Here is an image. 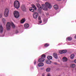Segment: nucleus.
<instances>
[{"mask_svg":"<svg viewBox=\"0 0 76 76\" xmlns=\"http://www.w3.org/2000/svg\"><path fill=\"white\" fill-rule=\"evenodd\" d=\"M17 32H18V31H17Z\"/></svg>","mask_w":76,"mask_h":76,"instance_id":"37","label":"nucleus"},{"mask_svg":"<svg viewBox=\"0 0 76 76\" xmlns=\"http://www.w3.org/2000/svg\"><path fill=\"white\" fill-rule=\"evenodd\" d=\"M24 26L25 29H26V28H29V24L28 23H26L24 24Z\"/></svg>","mask_w":76,"mask_h":76,"instance_id":"12","label":"nucleus"},{"mask_svg":"<svg viewBox=\"0 0 76 76\" xmlns=\"http://www.w3.org/2000/svg\"><path fill=\"white\" fill-rule=\"evenodd\" d=\"M2 21L3 23H5V22H6V19L4 18H3L2 19Z\"/></svg>","mask_w":76,"mask_h":76,"instance_id":"25","label":"nucleus"},{"mask_svg":"<svg viewBox=\"0 0 76 76\" xmlns=\"http://www.w3.org/2000/svg\"><path fill=\"white\" fill-rule=\"evenodd\" d=\"M75 38L76 39V35L75 36Z\"/></svg>","mask_w":76,"mask_h":76,"instance_id":"36","label":"nucleus"},{"mask_svg":"<svg viewBox=\"0 0 76 76\" xmlns=\"http://www.w3.org/2000/svg\"><path fill=\"white\" fill-rule=\"evenodd\" d=\"M74 62L75 63H76V59L74 60Z\"/></svg>","mask_w":76,"mask_h":76,"instance_id":"32","label":"nucleus"},{"mask_svg":"<svg viewBox=\"0 0 76 76\" xmlns=\"http://www.w3.org/2000/svg\"><path fill=\"white\" fill-rule=\"evenodd\" d=\"M9 9L8 8H6L5 9L4 12V16L5 17H7L9 15Z\"/></svg>","mask_w":76,"mask_h":76,"instance_id":"4","label":"nucleus"},{"mask_svg":"<svg viewBox=\"0 0 76 76\" xmlns=\"http://www.w3.org/2000/svg\"><path fill=\"white\" fill-rule=\"evenodd\" d=\"M59 53L60 54H63L64 53H67V50H59Z\"/></svg>","mask_w":76,"mask_h":76,"instance_id":"9","label":"nucleus"},{"mask_svg":"<svg viewBox=\"0 0 76 76\" xmlns=\"http://www.w3.org/2000/svg\"><path fill=\"white\" fill-rule=\"evenodd\" d=\"M47 76H51V75L50 73H48L47 75Z\"/></svg>","mask_w":76,"mask_h":76,"instance_id":"27","label":"nucleus"},{"mask_svg":"<svg viewBox=\"0 0 76 76\" xmlns=\"http://www.w3.org/2000/svg\"><path fill=\"white\" fill-rule=\"evenodd\" d=\"M66 39L68 41H71L72 39V38L70 37H67L66 38Z\"/></svg>","mask_w":76,"mask_h":76,"instance_id":"22","label":"nucleus"},{"mask_svg":"<svg viewBox=\"0 0 76 76\" xmlns=\"http://www.w3.org/2000/svg\"><path fill=\"white\" fill-rule=\"evenodd\" d=\"M38 3H39V0H37L36 1Z\"/></svg>","mask_w":76,"mask_h":76,"instance_id":"29","label":"nucleus"},{"mask_svg":"<svg viewBox=\"0 0 76 76\" xmlns=\"http://www.w3.org/2000/svg\"><path fill=\"white\" fill-rule=\"evenodd\" d=\"M3 31V26H0V33H2Z\"/></svg>","mask_w":76,"mask_h":76,"instance_id":"14","label":"nucleus"},{"mask_svg":"<svg viewBox=\"0 0 76 76\" xmlns=\"http://www.w3.org/2000/svg\"><path fill=\"white\" fill-rule=\"evenodd\" d=\"M33 16L34 19H37L38 16V14L37 12H35L33 14Z\"/></svg>","mask_w":76,"mask_h":76,"instance_id":"8","label":"nucleus"},{"mask_svg":"<svg viewBox=\"0 0 76 76\" xmlns=\"http://www.w3.org/2000/svg\"><path fill=\"white\" fill-rule=\"evenodd\" d=\"M14 15L15 18H18L19 17V13L17 11H15L14 12Z\"/></svg>","mask_w":76,"mask_h":76,"instance_id":"6","label":"nucleus"},{"mask_svg":"<svg viewBox=\"0 0 76 76\" xmlns=\"http://www.w3.org/2000/svg\"><path fill=\"white\" fill-rule=\"evenodd\" d=\"M12 28H15V25L12 22H7L6 25V28L7 30H9L11 28V26Z\"/></svg>","mask_w":76,"mask_h":76,"instance_id":"2","label":"nucleus"},{"mask_svg":"<svg viewBox=\"0 0 76 76\" xmlns=\"http://www.w3.org/2000/svg\"><path fill=\"white\" fill-rule=\"evenodd\" d=\"M62 60L63 62H66L67 61V60H68V59L65 57H64L62 58Z\"/></svg>","mask_w":76,"mask_h":76,"instance_id":"10","label":"nucleus"},{"mask_svg":"<svg viewBox=\"0 0 76 76\" xmlns=\"http://www.w3.org/2000/svg\"><path fill=\"white\" fill-rule=\"evenodd\" d=\"M70 57L71 59H73L75 57V55L73 54L71 55L70 56Z\"/></svg>","mask_w":76,"mask_h":76,"instance_id":"20","label":"nucleus"},{"mask_svg":"<svg viewBox=\"0 0 76 76\" xmlns=\"http://www.w3.org/2000/svg\"><path fill=\"white\" fill-rule=\"evenodd\" d=\"M45 55H42L41 58H39L38 60L39 62H43V61H45Z\"/></svg>","mask_w":76,"mask_h":76,"instance_id":"5","label":"nucleus"},{"mask_svg":"<svg viewBox=\"0 0 76 76\" xmlns=\"http://www.w3.org/2000/svg\"><path fill=\"white\" fill-rule=\"evenodd\" d=\"M50 68H48L46 69V72H48L50 71Z\"/></svg>","mask_w":76,"mask_h":76,"instance_id":"23","label":"nucleus"},{"mask_svg":"<svg viewBox=\"0 0 76 76\" xmlns=\"http://www.w3.org/2000/svg\"><path fill=\"white\" fill-rule=\"evenodd\" d=\"M46 64H51V61L49 60H46Z\"/></svg>","mask_w":76,"mask_h":76,"instance_id":"15","label":"nucleus"},{"mask_svg":"<svg viewBox=\"0 0 76 76\" xmlns=\"http://www.w3.org/2000/svg\"><path fill=\"white\" fill-rule=\"evenodd\" d=\"M36 63H37V61L35 62H34L35 64H36Z\"/></svg>","mask_w":76,"mask_h":76,"instance_id":"35","label":"nucleus"},{"mask_svg":"<svg viewBox=\"0 0 76 76\" xmlns=\"http://www.w3.org/2000/svg\"><path fill=\"white\" fill-rule=\"evenodd\" d=\"M42 76H45V74L43 73L42 74Z\"/></svg>","mask_w":76,"mask_h":76,"instance_id":"28","label":"nucleus"},{"mask_svg":"<svg viewBox=\"0 0 76 76\" xmlns=\"http://www.w3.org/2000/svg\"><path fill=\"white\" fill-rule=\"evenodd\" d=\"M39 23H42V20H41L40 21H39Z\"/></svg>","mask_w":76,"mask_h":76,"instance_id":"31","label":"nucleus"},{"mask_svg":"<svg viewBox=\"0 0 76 76\" xmlns=\"http://www.w3.org/2000/svg\"><path fill=\"white\" fill-rule=\"evenodd\" d=\"M47 58L49 60H51L53 58V57L51 56H48L47 57Z\"/></svg>","mask_w":76,"mask_h":76,"instance_id":"21","label":"nucleus"},{"mask_svg":"<svg viewBox=\"0 0 76 76\" xmlns=\"http://www.w3.org/2000/svg\"><path fill=\"white\" fill-rule=\"evenodd\" d=\"M25 20H25V18H23V19L21 20V23H23L25 22Z\"/></svg>","mask_w":76,"mask_h":76,"instance_id":"18","label":"nucleus"},{"mask_svg":"<svg viewBox=\"0 0 76 76\" xmlns=\"http://www.w3.org/2000/svg\"><path fill=\"white\" fill-rule=\"evenodd\" d=\"M32 7H31L30 8V11H31L32 12H34V10H37V8L34 5H32ZM33 9H34L35 10Z\"/></svg>","mask_w":76,"mask_h":76,"instance_id":"7","label":"nucleus"},{"mask_svg":"<svg viewBox=\"0 0 76 76\" xmlns=\"http://www.w3.org/2000/svg\"><path fill=\"white\" fill-rule=\"evenodd\" d=\"M49 44H48V43H46L45 45V47H48V46H49Z\"/></svg>","mask_w":76,"mask_h":76,"instance_id":"24","label":"nucleus"},{"mask_svg":"<svg viewBox=\"0 0 76 76\" xmlns=\"http://www.w3.org/2000/svg\"><path fill=\"white\" fill-rule=\"evenodd\" d=\"M38 19H39V20H41V17H39Z\"/></svg>","mask_w":76,"mask_h":76,"instance_id":"30","label":"nucleus"},{"mask_svg":"<svg viewBox=\"0 0 76 76\" xmlns=\"http://www.w3.org/2000/svg\"><path fill=\"white\" fill-rule=\"evenodd\" d=\"M76 65L75 64H72L70 65V67L71 68H74L75 67Z\"/></svg>","mask_w":76,"mask_h":76,"instance_id":"19","label":"nucleus"},{"mask_svg":"<svg viewBox=\"0 0 76 76\" xmlns=\"http://www.w3.org/2000/svg\"><path fill=\"white\" fill-rule=\"evenodd\" d=\"M53 56L55 58H58V56H57V53H54L53 54Z\"/></svg>","mask_w":76,"mask_h":76,"instance_id":"16","label":"nucleus"},{"mask_svg":"<svg viewBox=\"0 0 76 76\" xmlns=\"http://www.w3.org/2000/svg\"><path fill=\"white\" fill-rule=\"evenodd\" d=\"M3 16V14L1 13L0 14V18H2V16Z\"/></svg>","mask_w":76,"mask_h":76,"instance_id":"26","label":"nucleus"},{"mask_svg":"<svg viewBox=\"0 0 76 76\" xmlns=\"http://www.w3.org/2000/svg\"><path fill=\"white\" fill-rule=\"evenodd\" d=\"M21 9L23 11H25V10H26L25 5H22L21 6Z\"/></svg>","mask_w":76,"mask_h":76,"instance_id":"11","label":"nucleus"},{"mask_svg":"<svg viewBox=\"0 0 76 76\" xmlns=\"http://www.w3.org/2000/svg\"><path fill=\"white\" fill-rule=\"evenodd\" d=\"M14 5L15 7L18 9L20 7V3L19 1L18 0L15 1L14 2Z\"/></svg>","mask_w":76,"mask_h":76,"instance_id":"3","label":"nucleus"},{"mask_svg":"<svg viewBox=\"0 0 76 76\" xmlns=\"http://www.w3.org/2000/svg\"><path fill=\"white\" fill-rule=\"evenodd\" d=\"M45 4H45L42 5L41 7V5L39 4H37V6L39 9V10H41L42 8L44 10H47V8H49V9H51L52 8L51 5L48 2H46Z\"/></svg>","mask_w":76,"mask_h":76,"instance_id":"1","label":"nucleus"},{"mask_svg":"<svg viewBox=\"0 0 76 76\" xmlns=\"http://www.w3.org/2000/svg\"><path fill=\"white\" fill-rule=\"evenodd\" d=\"M38 66L39 67H42L44 66V63H39L38 64Z\"/></svg>","mask_w":76,"mask_h":76,"instance_id":"13","label":"nucleus"},{"mask_svg":"<svg viewBox=\"0 0 76 76\" xmlns=\"http://www.w3.org/2000/svg\"><path fill=\"white\" fill-rule=\"evenodd\" d=\"M54 9L56 10H57V9H58V6L57 5H55L54 6Z\"/></svg>","mask_w":76,"mask_h":76,"instance_id":"17","label":"nucleus"},{"mask_svg":"<svg viewBox=\"0 0 76 76\" xmlns=\"http://www.w3.org/2000/svg\"><path fill=\"white\" fill-rule=\"evenodd\" d=\"M54 64H57V63L56 62H55L54 63Z\"/></svg>","mask_w":76,"mask_h":76,"instance_id":"33","label":"nucleus"},{"mask_svg":"<svg viewBox=\"0 0 76 76\" xmlns=\"http://www.w3.org/2000/svg\"><path fill=\"white\" fill-rule=\"evenodd\" d=\"M58 1H61V0H57Z\"/></svg>","mask_w":76,"mask_h":76,"instance_id":"34","label":"nucleus"}]
</instances>
